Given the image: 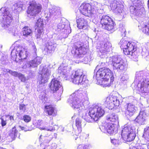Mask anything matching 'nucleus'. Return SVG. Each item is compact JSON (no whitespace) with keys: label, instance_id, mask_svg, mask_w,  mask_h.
I'll return each instance as SVG.
<instances>
[{"label":"nucleus","instance_id":"60","mask_svg":"<svg viewBox=\"0 0 149 149\" xmlns=\"http://www.w3.org/2000/svg\"><path fill=\"white\" fill-rule=\"evenodd\" d=\"M148 8H149V0H148Z\"/></svg>","mask_w":149,"mask_h":149},{"label":"nucleus","instance_id":"52","mask_svg":"<svg viewBox=\"0 0 149 149\" xmlns=\"http://www.w3.org/2000/svg\"><path fill=\"white\" fill-rule=\"evenodd\" d=\"M1 124L2 126L3 127L4 126L6 125V120H4L3 118H1Z\"/></svg>","mask_w":149,"mask_h":149},{"label":"nucleus","instance_id":"22","mask_svg":"<svg viewBox=\"0 0 149 149\" xmlns=\"http://www.w3.org/2000/svg\"><path fill=\"white\" fill-rule=\"evenodd\" d=\"M136 122L140 125L146 124L147 121V116L144 109H141L135 120Z\"/></svg>","mask_w":149,"mask_h":149},{"label":"nucleus","instance_id":"39","mask_svg":"<svg viewBox=\"0 0 149 149\" xmlns=\"http://www.w3.org/2000/svg\"><path fill=\"white\" fill-rule=\"evenodd\" d=\"M65 27V25L63 22H60L58 24L57 26V30L58 31H60L61 30H64V32H65V34L67 35V30L64 29Z\"/></svg>","mask_w":149,"mask_h":149},{"label":"nucleus","instance_id":"48","mask_svg":"<svg viewBox=\"0 0 149 149\" xmlns=\"http://www.w3.org/2000/svg\"><path fill=\"white\" fill-rule=\"evenodd\" d=\"M19 109L23 112H25L26 110V105L24 104H20L19 106Z\"/></svg>","mask_w":149,"mask_h":149},{"label":"nucleus","instance_id":"63","mask_svg":"<svg viewBox=\"0 0 149 149\" xmlns=\"http://www.w3.org/2000/svg\"><path fill=\"white\" fill-rule=\"evenodd\" d=\"M94 31L95 32V29L94 30Z\"/></svg>","mask_w":149,"mask_h":149},{"label":"nucleus","instance_id":"5","mask_svg":"<svg viewBox=\"0 0 149 149\" xmlns=\"http://www.w3.org/2000/svg\"><path fill=\"white\" fill-rule=\"evenodd\" d=\"M106 60L107 61H109V63L112 64L114 70L119 71H125L127 70V63L120 57L116 56L107 58Z\"/></svg>","mask_w":149,"mask_h":149},{"label":"nucleus","instance_id":"18","mask_svg":"<svg viewBox=\"0 0 149 149\" xmlns=\"http://www.w3.org/2000/svg\"><path fill=\"white\" fill-rule=\"evenodd\" d=\"M42 8V6L40 4L33 1L30 4L28 10V16H35L41 12Z\"/></svg>","mask_w":149,"mask_h":149},{"label":"nucleus","instance_id":"19","mask_svg":"<svg viewBox=\"0 0 149 149\" xmlns=\"http://www.w3.org/2000/svg\"><path fill=\"white\" fill-rule=\"evenodd\" d=\"M124 107L122 109V111H124L127 117L132 116L137 110V107L132 103L126 104Z\"/></svg>","mask_w":149,"mask_h":149},{"label":"nucleus","instance_id":"13","mask_svg":"<svg viewBox=\"0 0 149 149\" xmlns=\"http://www.w3.org/2000/svg\"><path fill=\"white\" fill-rule=\"evenodd\" d=\"M1 12L3 16L2 26L4 28L6 29L8 27L13 20L12 12L9 11L6 7L2 8L0 9V13Z\"/></svg>","mask_w":149,"mask_h":149},{"label":"nucleus","instance_id":"43","mask_svg":"<svg viewBox=\"0 0 149 149\" xmlns=\"http://www.w3.org/2000/svg\"><path fill=\"white\" fill-rule=\"evenodd\" d=\"M147 148V145L146 144H143L137 146V148L135 147H133L131 149H146Z\"/></svg>","mask_w":149,"mask_h":149},{"label":"nucleus","instance_id":"61","mask_svg":"<svg viewBox=\"0 0 149 149\" xmlns=\"http://www.w3.org/2000/svg\"><path fill=\"white\" fill-rule=\"evenodd\" d=\"M54 136L56 137V136H57V134H54Z\"/></svg>","mask_w":149,"mask_h":149},{"label":"nucleus","instance_id":"31","mask_svg":"<svg viewBox=\"0 0 149 149\" xmlns=\"http://www.w3.org/2000/svg\"><path fill=\"white\" fill-rule=\"evenodd\" d=\"M75 125L77 130H76L75 132L76 136H78L81 131V120L80 118H77L75 120Z\"/></svg>","mask_w":149,"mask_h":149},{"label":"nucleus","instance_id":"12","mask_svg":"<svg viewBox=\"0 0 149 149\" xmlns=\"http://www.w3.org/2000/svg\"><path fill=\"white\" fill-rule=\"evenodd\" d=\"M51 73L50 68L49 66L47 65L45 66H40L39 68V74L38 77L40 81V84L47 83Z\"/></svg>","mask_w":149,"mask_h":149},{"label":"nucleus","instance_id":"32","mask_svg":"<svg viewBox=\"0 0 149 149\" xmlns=\"http://www.w3.org/2000/svg\"><path fill=\"white\" fill-rule=\"evenodd\" d=\"M22 33L24 38L26 37H30L32 34L31 29L28 26H25L23 28Z\"/></svg>","mask_w":149,"mask_h":149},{"label":"nucleus","instance_id":"51","mask_svg":"<svg viewBox=\"0 0 149 149\" xmlns=\"http://www.w3.org/2000/svg\"><path fill=\"white\" fill-rule=\"evenodd\" d=\"M1 71L3 72V74L5 73L6 72H9L10 73V71L11 70L8 69H6L4 68H1Z\"/></svg>","mask_w":149,"mask_h":149},{"label":"nucleus","instance_id":"29","mask_svg":"<svg viewBox=\"0 0 149 149\" xmlns=\"http://www.w3.org/2000/svg\"><path fill=\"white\" fill-rule=\"evenodd\" d=\"M56 47V44L51 41H48L45 44V49L48 53L50 54L54 52Z\"/></svg>","mask_w":149,"mask_h":149},{"label":"nucleus","instance_id":"14","mask_svg":"<svg viewBox=\"0 0 149 149\" xmlns=\"http://www.w3.org/2000/svg\"><path fill=\"white\" fill-rule=\"evenodd\" d=\"M69 60L68 59L64 60L58 69V72L61 76H65L67 77L69 74L71 67L69 64Z\"/></svg>","mask_w":149,"mask_h":149},{"label":"nucleus","instance_id":"58","mask_svg":"<svg viewBox=\"0 0 149 149\" xmlns=\"http://www.w3.org/2000/svg\"><path fill=\"white\" fill-rule=\"evenodd\" d=\"M59 128L61 129V130L62 132L64 131V128L63 127H62V126H60L59 127Z\"/></svg>","mask_w":149,"mask_h":149},{"label":"nucleus","instance_id":"47","mask_svg":"<svg viewBox=\"0 0 149 149\" xmlns=\"http://www.w3.org/2000/svg\"><path fill=\"white\" fill-rule=\"evenodd\" d=\"M119 30L120 31L121 34L123 36H125L126 35V30L124 26H122L119 28Z\"/></svg>","mask_w":149,"mask_h":149},{"label":"nucleus","instance_id":"35","mask_svg":"<svg viewBox=\"0 0 149 149\" xmlns=\"http://www.w3.org/2000/svg\"><path fill=\"white\" fill-rule=\"evenodd\" d=\"M118 115L114 113L110 114L107 117V119L108 122L110 121L112 122L117 123H118Z\"/></svg>","mask_w":149,"mask_h":149},{"label":"nucleus","instance_id":"16","mask_svg":"<svg viewBox=\"0 0 149 149\" xmlns=\"http://www.w3.org/2000/svg\"><path fill=\"white\" fill-rule=\"evenodd\" d=\"M100 23L103 29L109 31L113 29L115 24L112 19L107 15L102 17Z\"/></svg>","mask_w":149,"mask_h":149},{"label":"nucleus","instance_id":"25","mask_svg":"<svg viewBox=\"0 0 149 149\" xmlns=\"http://www.w3.org/2000/svg\"><path fill=\"white\" fill-rule=\"evenodd\" d=\"M110 6L112 10L117 14L123 15V6L119 2L116 1L111 5Z\"/></svg>","mask_w":149,"mask_h":149},{"label":"nucleus","instance_id":"24","mask_svg":"<svg viewBox=\"0 0 149 149\" xmlns=\"http://www.w3.org/2000/svg\"><path fill=\"white\" fill-rule=\"evenodd\" d=\"M42 60V58L40 56H37L33 60L28 62L23 66V68H25L26 67L28 68L37 67L41 63Z\"/></svg>","mask_w":149,"mask_h":149},{"label":"nucleus","instance_id":"4","mask_svg":"<svg viewBox=\"0 0 149 149\" xmlns=\"http://www.w3.org/2000/svg\"><path fill=\"white\" fill-rule=\"evenodd\" d=\"M139 81L136 89L140 93H147L149 92V79L145 78L144 73L142 71L136 73L135 82Z\"/></svg>","mask_w":149,"mask_h":149},{"label":"nucleus","instance_id":"21","mask_svg":"<svg viewBox=\"0 0 149 149\" xmlns=\"http://www.w3.org/2000/svg\"><path fill=\"white\" fill-rule=\"evenodd\" d=\"M49 87L54 92L58 90L60 91L59 93L60 96L62 94L63 91V88L61 83L57 80L55 79H52L50 84Z\"/></svg>","mask_w":149,"mask_h":149},{"label":"nucleus","instance_id":"9","mask_svg":"<svg viewBox=\"0 0 149 149\" xmlns=\"http://www.w3.org/2000/svg\"><path fill=\"white\" fill-rule=\"evenodd\" d=\"M110 79L111 81L113 80V74L109 68H101L97 71L96 75H94L93 79L97 81L103 79L104 81H107Z\"/></svg>","mask_w":149,"mask_h":149},{"label":"nucleus","instance_id":"49","mask_svg":"<svg viewBox=\"0 0 149 149\" xmlns=\"http://www.w3.org/2000/svg\"><path fill=\"white\" fill-rule=\"evenodd\" d=\"M128 79V76L127 74H123L122 77L120 80L121 81H127Z\"/></svg>","mask_w":149,"mask_h":149},{"label":"nucleus","instance_id":"26","mask_svg":"<svg viewBox=\"0 0 149 149\" xmlns=\"http://www.w3.org/2000/svg\"><path fill=\"white\" fill-rule=\"evenodd\" d=\"M44 25L43 19L40 18L37 20L36 25L38 27L36 35V38H39L41 37V35L43 32Z\"/></svg>","mask_w":149,"mask_h":149},{"label":"nucleus","instance_id":"54","mask_svg":"<svg viewBox=\"0 0 149 149\" xmlns=\"http://www.w3.org/2000/svg\"><path fill=\"white\" fill-rule=\"evenodd\" d=\"M19 127L21 129V130H23L25 132H26L27 131H31L32 130L31 129H27L25 127H22L21 126H19Z\"/></svg>","mask_w":149,"mask_h":149},{"label":"nucleus","instance_id":"56","mask_svg":"<svg viewBox=\"0 0 149 149\" xmlns=\"http://www.w3.org/2000/svg\"><path fill=\"white\" fill-rule=\"evenodd\" d=\"M8 116H9V119L10 120H14V118H13V116H9V115H8Z\"/></svg>","mask_w":149,"mask_h":149},{"label":"nucleus","instance_id":"64","mask_svg":"<svg viewBox=\"0 0 149 149\" xmlns=\"http://www.w3.org/2000/svg\"><path fill=\"white\" fill-rule=\"evenodd\" d=\"M109 86L108 85H106L107 86Z\"/></svg>","mask_w":149,"mask_h":149},{"label":"nucleus","instance_id":"40","mask_svg":"<svg viewBox=\"0 0 149 149\" xmlns=\"http://www.w3.org/2000/svg\"><path fill=\"white\" fill-rule=\"evenodd\" d=\"M143 136L145 138H147V141H149V127H146L144 128Z\"/></svg>","mask_w":149,"mask_h":149},{"label":"nucleus","instance_id":"8","mask_svg":"<svg viewBox=\"0 0 149 149\" xmlns=\"http://www.w3.org/2000/svg\"><path fill=\"white\" fill-rule=\"evenodd\" d=\"M136 132L134 126L125 125L121 130V136L125 141H131L134 140L136 136Z\"/></svg>","mask_w":149,"mask_h":149},{"label":"nucleus","instance_id":"38","mask_svg":"<svg viewBox=\"0 0 149 149\" xmlns=\"http://www.w3.org/2000/svg\"><path fill=\"white\" fill-rule=\"evenodd\" d=\"M145 52L147 60L149 61V42H147L144 45V47L142 49V54H143Z\"/></svg>","mask_w":149,"mask_h":149},{"label":"nucleus","instance_id":"15","mask_svg":"<svg viewBox=\"0 0 149 149\" xmlns=\"http://www.w3.org/2000/svg\"><path fill=\"white\" fill-rule=\"evenodd\" d=\"M120 102L118 98L115 96H110L107 97L105 104L106 107L110 109L117 108L120 104Z\"/></svg>","mask_w":149,"mask_h":149},{"label":"nucleus","instance_id":"42","mask_svg":"<svg viewBox=\"0 0 149 149\" xmlns=\"http://www.w3.org/2000/svg\"><path fill=\"white\" fill-rule=\"evenodd\" d=\"M40 99L41 100L42 103H45L46 102L47 98L45 97V94L44 93L41 94L39 96Z\"/></svg>","mask_w":149,"mask_h":149},{"label":"nucleus","instance_id":"36","mask_svg":"<svg viewBox=\"0 0 149 149\" xmlns=\"http://www.w3.org/2000/svg\"><path fill=\"white\" fill-rule=\"evenodd\" d=\"M23 2L19 1L13 5V8L14 9L15 12H20L22 10L23 6Z\"/></svg>","mask_w":149,"mask_h":149},{"label":"nucleus","instance_id":"55","mask_svg":"<svg viewBox=\"0 0 149 149\" xmlns=\"http://www.w3.org/2000/svg\"><path fill=\"white\" fill-rule=\"evenodd\" d=\"M32 49H33V50L34 51V52L36 55V56H37V54L36 53V51H37V49L36 47V46L35 45H33L32 46Z\"/></svg>","mask_w":149,"mask_h":149},{"label":"nucleus","instance_id":"17","mask_svg":"<svg viewBox=\"0 0 149 149\" xmlns=\"http://www.w3.org/2000/svg\"><path fill=\"white\" fill-rule=\"evenodd\" d=\"M106 123L100 127L101 131L104 133H107L110 134L116 133L117 132L118 128L116 125L113 123Z\"/></svg>","mask_w":149,"mask_h":149},{"label":"nucleus","instance_id":"44","mask_svg":"<svg viewBox=\"0 0 149 149\" xmlns=\"http://www.w3.org/2000/svg\"><path fill=\"white\" fill-rule=\"evenodd\" d=\"M22 82H25L26 81L25 76L21 73H19V75L18 77Z\"/></svg>","mask_w":149,"mask_h":149},{"label":"nucleus","instance_id":"10","mask_svg":"<svg viewBox=\"0 0 149 149\" xmlns=\"http://www.w3.org/2000/svg\"><path fill=\"white\" fill-rule=\"evenodd\" d=\"M133 5L130 8L131 14L137 17H143L145 16L146 12L141 1L135 0L133 2Z\"/></svg>","mask_w":149,"mask_h":149},{"label":"nucleus","instance_id":"57","mask_svg":"<svg viewBox=\"0 0 149 149\" xmlns=\"http://www.w3.org/2000/svg\"><path fill=\"white\" fill-rule=\"evenodd\" d=\"M52 139V137H51L49 139H48V138H47L46 139V140H48V141L47 142V143H49L50 142V141Z\"/></svg>","mask_w":149,"mask_h":149},{"label":"nucleus","instance_id":"33","mask_svg":"<svg viewBox=\"0 0 149 149\" xmlns=\"http://www.w3.org/2000/svg\"><path fill=\"white\" fill-rule=\"evenodd\" d=\"M8 134L13 140L16 138L18 134V131L16 129L15 126H14L8 132Z\"/></svg>","mask_w":149,"mask_h":149},{"label":"nucleus","instance_id":"50","mask_svg":"<svg viewBox=\"0 0 149 149\" xmlns=\"http://www.w3.org/2000/svg\"><path fill=\"white\" fill-rule=\"evenodd\" d=\"M10 74H11L12 75L15 77H18L19 73H18L17 72L13 71L11 70L10 71Z\"/></svg>","mask_w":149,"mask_h":149},{"label":"nucleus","instance_id":"6","mask_svg":"<svg viewBox=\"0 0 149 149\" xmlns=\"http://www.w3.org/2000/svg\"><path fill=\"white\" fill-rule=\"evenodd\" d=\"M74 45L75 46L72 51V53H74V56L77 58H80L81 59L82 58L84 57L81 61L84 63H87L90 61V58L88 55L87 56L86 55V49L82 47L80 42L75 43Z\"/></svg>","mask_w":149,"mask_h":149},{"label":"nucleus","instance_id":"2","mask_svg":"<svg viewBox=\"0 0 149 149\" xmlns=\"http://www.w3.org/2000/svg\"><path fill=\"white\" fill-rule=\"evenodd\" d=\"M101 4L96 2L90 3H82L79 8L80 13L83 15L88 17L96 18L104 12Z\"/></svg>","mask_w":149,"mask_h":149},{"label":"nucleus","instance_id":"30","mask_svg":"<svg viewBox=\"0 0 149 149\" xmlns=\"http://www.w3.org/2000/svg\"><path fill=\"white\" fill-rule=\"evenodd\" d=\"M49 14L51 17L59 15L61 14L60 8L55 6H51L49 8Z\"/></svg>","mask_w":149,"mask_h":149},{"label":"nucleus","instance_id":"3","mask_svg":"<svg viewBox=\"0 0 149 149\" xmlns=\"http://www.w3.org/2000/svg\"><path fill=\"white\" fill-rule=\"evenodd\" d=\"M119 44L125 55H129V57L134 61H137L139 53L137 50L136 46L134 42L122 39Z\"/></svg>","mask_w":149,"mask_h":149},{"label":"nucleus","instance_id":"45","mask_svg":"<svg viewBox=\"0 0 149 149\" xmlns=\"http://www.w3.org/2000/svg\"><path fill=\"white\" fill-rule=\"evenodd\" d=\"M31 117L28 115H24L23 116L22 119L25 122L28 123L30 122L31 120Z\"/></svg>","mask_w":149,"mask_h":149},{"label":"nucleus","instance_id":"34","mask_svg":"<svg viewBox=\"0 0 149 149\" xmlns=\"http://www.w3.org/2000/svg\"><path fill=\"white\" fill-rule=\"evenodd\" d=\"M45 108L46 109V112L49 115L52 116H53L56 115V111H55L54 108L51 105L45 106Z\"/></svg>","mask_w":149,"mask_h":149},{"label":"nucleus","instance_id":"20","mask_svg":"<svg viewBox=\"0 0 149 149\" xmlns=\"http://www.w3.org/2000/svg\"><path fill=\"white\" fill-rule=\"evenodd\" d=\"M33 125L36 127L40 130L53 132L55 130L54 128L52 126H47L48 123L41 120H38L34 122Z\"/></svg>","mask_w":149,"mask_h":149},{"label":"nucleus","instance_id":"23","mask_svg":"<svg viewBox=\"0 0 149 149\" xmlns=\"http://www.w3.org/2000/svg\"><path fill=\"white\" fill-rule=\"evenodd\" d=\"M111 45L109 42H107L104 44L103 47L99 48V55L101 58H103L106 57V55L107 52H109L111 49Z\"/></svg>","mask_w":149,"mask_h":149},{"label":"nucleus","instance_id":"62","mask_svg":"<svg viewBox=\"0 0 149 149\" xmlns=\"http://www.w3.org/2000/svg\"><path fill=\"white\" fill-rule=\"evenodd\" d=\"M43 144H40V146H43Z\"/></svg>","mask_w":149,"mask_h":149},{"label":"nucleus","instance_id":"37","mask_svg":"<svg viewBox=\"0 0 149 149\" xmlns=\"http://www.w3.org/2000/svg\"><path fill=\"white\" fill-rule=\"evenodd\" d=\"M23 2L19 1L13 5V8L14 9L15 12H20L22 10L23 6Z\"/></svg>","mask_w":149,"mask_h":149},{"label":"nucleus","instance_id":"59","mask_svg":"<svg viewBox=\"0 0 149 149\" xmlns=\"http://www.w3.org/2000/svg\"><path fill=\"white\" fill-rule=\"evenodd\" d=\"M74 116H72V119H74Z\"/></svg>","mask_w":149,"mask_h":149},{"label":"nucleus","instance_id":"7","mask_svg":"<svg viewBox=\"0 0 149 149\" xmlns=\"http://www.w3.org/2000/svg\"><path fill=\"white\" fill-rule=\"evenodd\" d=\"M71 80L75 84L84 85L86 86L89 85V81L86 76L83 73L82 70L73 71L71 75Z\"/></svg>","mask_w":149,"mask_h":149},{"label":"nucleus","instance_id":"27","mask_svg":"<svg viewBox=\"0 0 149 149\" xmlns=\"http://www.w3.org/2000/svg\"><path fill=\"white\" fill-rule=\"evenodd\" d=\"M77 27L80 29H86L87 28V21L82 16H77L76 18Z\"/></svg>","mask_w":149,"mask_h":149},{"label":"nucleus","instance_id":"1","mask_svg":"<svg viewBox=\"0 0 149 149\" xmlns=\"http://www.w3.org/2000/svg\"><path fill=\"white\" fill-rule=\"evenodd\" d=\"M87 94L80 90L75 91L68 99L70 106L74 109H78L79 115L86 122H93L97 121L105 113L102 106L100 104L93 105L88 109V116L85 106L89 104Z\"/></svg>","mask_w":149,"mask_h":149},{"label":"nucleus","instance_id":"28","mask_svg":"<svg viewBox=\"0 0 149 149\" xmlns=\"http://www.w3.org/2000/svg\"><path fill=\"white\" fill-rule=\"evenodd\" d=\"M138 27L143 33L149 36V24L146 21L139 22Z\"/></svg>","mask_w":149,"mask_h":149},{"label":"nucleus","instance_id":"46","mask_svg":"<svg viewBox=\"0 0 149 149\" xmlns=\"http://www.w3.org/2000/svg\"><path fill=\"white\" fill-rule=\"evenodd\" d=\"M111 142L113 144L116 146L120 144V142L119 140L116 139H111Z\"/></svg>","mask_w":149,"mask_h":149},{"label":"nucleus","instance_id":"41","mask_svg":"<svg viewBox=\"0 0 149 149\" xmlns=\"http://www.w3.org/2000/svg\"><path fill=\"white\" fill-rule=\"evenodd\" d=\"M92 147V146L89 144L88 145L81 144L78 146L77 149H88Z\"/></svg>","mask_w":149,"mask_h":149},{"label":"nucleus","instance_id":"53","mask_svg":"<svg viewBox=\"0 0 149 149\" xmlns=\"http://www.w3.org/2000/svg\"><path fill=\"white\" fill-rule=\"evenodd\" d=\"M83 137L82 136H81L79 137H77L75 138V140L77 141V142L78 143L81 142L82 141L81 139H82V140H83Z\"/></svg>","mask_w":149,"mask_h":149},{"label":"nucleus","instance_id":"11","mask_svg":"<svg viewBox=\"0 0 149 149\" xmlns=\"http://www.w3.org/2000/svg\"><path fill=\"white\" fill-rule=\"evenodd\" d=\"M27 55L26 50L21 46L15 47L11 54L12 60L16 61L26 59Z\"/></svg>","mask_w":149,"mask_h":149}]
</instances>
